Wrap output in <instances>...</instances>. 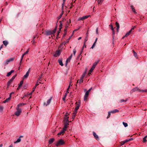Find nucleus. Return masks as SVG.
<instances>
[{
  "mask_svg": "<svg viewBox=\"0 0 147 147\" xmlns=\"http://www.w3.org/2000/svg\"><path fill=\"white\" fill-rule=\"evenodd\" d=\"M16 76H13L11 79L8 82L7 84V87H9L11 84V82L13 81L14 79L15 78Z\"/></svg>",
  "mask_w": 147,
  "mask_h": 147,
  "instance_id": "423d86ee",
  "label": "nucleus"
},
{
  "mask_svg": "<svg viewBox=\"0 0 147 147\" xmlns=\"http://www.w3.org/2000/svg\"><path fill=\"white\" fill-rule=\"evenodd\" d=\"M61 54V52L60 50H57L56 52L54 53L53 56L55 57H57V56H59Z\"/></svg>",
  "mask_w": 147,
  "mask_h": 147,
  "instance_id": "0eeeda50",
  "label": "nucleus"
},
{
  "mask_svg": "<svg viewBox=\"0 0 147 147\" xmlns=\"http://www.w3.org/2000/svg\"><path fill=\"white\" fill-rule=\"evenodd\" d=\"M73 54H74V55H75L76 53V49H74V50H73Z\"/></svg>",
  "mask_w": 147,
  "mask_h": 147,
  "instance_id": "a18cd8bd",
  "label": "nucleus"
},
{
  "mask_svg": "<svg viewBox=\"0 0 147 147\" xmlns=\"http://www.w3.org/2000/svg\"><path fill=\"white\" fill-rule=\"evenodd\" d=\"M36 36H34V37H33L34 39H33V41H32V44H34V43H35V40H34V38H36Z\"/></svg>",
  "mask_w": 147,
  "mask_h": 147,
  "instance_id": "ea45409f",
  "label": "nucleus"
},
{
  "mask_svg": "<svg viewBox=\"0 0 147 147\" xmlns=\"http://www.w3.org/2000/svg\"><path fill=\"white\" fill-rule=\"evenodd\" d=\"M19 107H20V106H18V105L16 107V110L17 111L21 110V109L19 108Z\"/></svg>",
  "mask_w": 147,
  "mask_h": 147,
  "instance_id": "c03bdc74",
  "label": "nucleus"
},
{
  "mask_svg": "<svg viewBox=\"0 0 147 147\" xmlns=\"http://www.w3.org/2000/svg\"><path fill=\"white\" fill-rule=\"evenodd\" d=\"M132 32H133L132 31L131 29L128 32V33H129V34H130V33H131Z\"/></svg>",
  "mask_w": 147,
  "mask_h": 147,
  "instance_id": "69168bd1",
  "label": "nucleus"
},
{
  "mask_svg": "<svg viewBox=\"0 0 147 147\" xmlns=\"http://www.w3.org/2000/svg\"><path fill=\"white\" fill-rule=\"evenodd\" d=\"M98 62V61L97 62H95L93 64L92 66H94V67H95L96 66Z\"/></svg>",
  "mask_w": 147,
  "mask_h": 147,
  "instance_id": "2f4dec72",
  "label": "nucleus"
},
{
  "mask_svg": "<svg viewBox=\"0 0 147 147\" xmlns=\"http://www.w3.org/2000/svg\"><path fill=\"white\" fill-rule=\"evenodd\" d=\"M132 32H133L132 31L131 29L128 32V33H129V34H130V33H131Z\"/></svg>",
  "mask_w": 147,
  "mask_h": 147,
  "instance_id": "0e129e2a",
  "label": "nucleus"
},
{
  "mask_svg": "<svg viewBox=\"0 0 147 147\" xmlns=\"http://www.w3.org/2000/svg\"><path fill=\"white\" fill-rule=\"evenodd\" d=\"M65 143L63 141V140L61 139L60 140L57 142V143L56 144V145L58 146H59L60 145H63Z\"/></svg>",
  "mask_w": 147,
  "mask_h": 147,
  "instance_id": "20e7f679",
  "label": "nucleus"
},
{
  "mask_svg": "<svg viewBox=\"0 0 147 147\" xmlns=\"http://www.w3.org/2000/svg\"><path fill=\"white\" fill-rule=\"evenodd\" d=\"M85 74H83L80 78L83 79L85 76Z\"/></svg>",
  "mask_w": 147,
  "mask_h": 147,
  "instance_id": "3c124183",
  "label": "nucleus"
},
{
  "mask_svg": "<svg viewBox=\"0 0 147 147\" xmlns=\"http://www.w3.org/2000/svg\"><path fill=\"white\" fill-rule=\"evenodd\" d=\"M103 1V0H98L97 1L99 4L102 3Z\"/></svg>",
  "mask_w": 147,
  "mask_h": 147,
  "instance_id": "09e8293b",
  "label": "nucleus"
},
{
  "mask_svg": "<svg viewBox=\"0 0 147 147\" xmlns=\"http://www.w3.org/2000/svg\"><path fill=\"white\" fill-rule=\"evenodd\" d=\"M23 137V136H20L19 138L17 139V140L15 142V143L19 142H20L21 140V138Z\"/></svg>",
  "mask_w": 147,
  "mask_h": 147,
  "instance_id": "6ab92c4d",
  "label": "nucleus"
},
{
  "mask_svg": "<svg viewBox=\"0 0 147 147\" xmlns=\"http://www.w3.org/2000/svg\"><path fill=\"white\" fill-rule=\"evenodd\" d=\"M28 52H29V49H28L27 51L26 52H25L22 55V56L21 57V59L20 61V63H19L20 66L19 67V68H20V67L21 66V62H22V60H23V58L24 55H25L26 54H27L28 53Z\"/></svg>",
  "mask_w": 147,
  "mask_h": 147,
  "instance_id": "39448f33",
  "label": "nucleus"
},
{
  "mask_svg": "<svg viewBox=\"0 0 147 147\" xmlns=\"http://www.w3.org/2000/svg\"><path fill=\"white\" fill-rule=\"evenodd\" d=\"M56 28L53 30H47L46 32V35L47 36L49 35L54 34L56 30Z\"/></svg>",
  "mask_w": 147,
  "mask_h": 147,
  "instance_id": "f03ea898",
  "label": "nucleus"
},
{
  "mask_svg": "<svg viewBox=\"0 0 147 147\" xmlns=\"http://www.w3.org/2000/svg\"><path fill=\"white\" fill-rule=\"evenodd\" d=\"M3 43L5 46H6L8 44V42L7 41L5 40L3 41Z\"/></svg>",
  "mask_w": 147,
  "mask_h": 147,
  "instance_id": "a878e982",
  "label": "nucleus"
},
{
  "mask_svg": "<svg viewBox=\"0 0 147 147\" xmlns=\"http://www.w3.org/2000/svg\"><path fill=\"white\" fill-rule=\"evenodd\" d=\"M69 23L68 21H67L66 23L65 26H66V27H68L69 25Z\"/></svg>",
  "mask_w": 147,
  "mask_h": 147,
  "instance_id": "c9c22d12",
  "label": "nucleus"
},
{
  "mask_svg": "<svg viewBox=\"0 0 147 147\" xmlns=\"http://www.w3.org/2000/svg\"><path fill=\"white\" fill-rule=\"evenodd\" d=\"M147 138V136H146L143 138V142L144 143L145 142H146V138Z\"/></svg>",
  "mask_w": 147,
  "mask_h": 147,
  "instance_id": "cd10ccee",
  "label": "nucleus"
},
{
  "mask_svg": "<svg viewBox=\"0 0 147 147\" xmlns=\"http://www.w3.org/2000/svg\"><path fill=\"white\" fill-rule=\"evenodd\" d=\"M132 32H133L132 31L131 29L128 32V33H129V34H130V33H131Z\"/></svg>",
  "mask_w": 147,
  "mask_h": 147,
  "instance_id": "338daca9",
  "label": "nucleus"
},
{
  "mask_svg": "<svg viewBox=\"0 0 147 147\" xmlns=\"http://www.w3.org/2000/svg\"><path fill=\"white\" fill-rule=\"evenodd\" d=\"M136 28V26H134L133 27L131 30L132 31L133 30H134L135 28Z\"/></svg>",
  "mask_w": 147,
  "mask_h": 147,
  "instance_id": "774afa93",
  "label": "nucleus"
},
{
  "mask_svg": "<svg viewBox=\"0 0 147 147\" xmlns=\"http://www.w3.org/2000/svg\"><path fill=\"white\" fill-rule=\"evenodd\" d=\"M89 93H88V92H86V93L85 94L84 96V101L86 100L87 99V98L88 97V96L89 94Z\"/></svg>",
  "mask_w": 147,
  "mask_h": 147,
  "instance_id": "9b49d317",
  "label": "nucleus"
},
{
  "mask_svg": "<svg viewBox=\"0 0 147 147\" xmlns=\"http://www.w3.org/2000/svg\"><path fill=\"white\" fill-rule=\"evenodd\" d=\"M87 70H88V69H87V68H85V71L83 73V74H86L87 71Z\"/></svg>",
  "mask_w": 147,
  "mask_h": 147,
  "instance_id": "4d7b16f0",
  "label": "nucleus"
},
{
  "mask_svg": "<svg viewBox=\"0 0 147 147\" xmlns=\"http://www.w3.org/2000/svg\"><path fill=\"white\" fill-rule=\"evenodd\" d=\"M77 110H76L74 109V111L73 113V116H74V117H75V115L77 113Z\"/></svg>",
  "mask_w": 147,
  "mask_h": 147,
  "instance_id": "473e14b6",
  "label": "nucleus"
},
{
  "mask_svg": "<svg viewBox=\"0 0 147 147\" xmlns=\"http://www.w3.org/2000/svg\"><path fill=\"white\" fill-rule=\"evenodd\" d=\"M3 109V107L2 106H0V112H1L2 111Z\"/></svg>",
  "mask_w": 147,
  "mask_h": 147,
  "instance_id": "79ce46f5",
  "label": "nucleus"
},
{
  "mask_svg": "<svg viewBox=\"0 0 147 147\" xmlns=\"http://www.w3.org/2000/svg\"><path fill=\"white\" fill-rule=\"evenodd\" d=\"M39 82V83H40V84H41V82H39V81H37V82H36V85H35V86L36 87V86H38L39 84L38 83V82Z\"/></svg>",
  "mask_w": 147,
  "mask_h": 147,
  "instance_id": "4c0bfd02",
  "label": "nucleus"
},
{
  "mask_svg": "<svg viewBox=\"0 0 147 147\" xmlns=\"http://www.w3.org/2000/svg\"><path fill=\"white\" fill-rule=\"evenodd\" d=\"M111 111L108 112V116L107 117V119H108V118H109L110 117V116L111 115Z\"/></svg>",
  "mask_w": 147,
  "mask_h": 147,
  "instance_id": "a19ab883",
  "label": "nucleus"
},
{
  "mask_svg": "<svg viewBox=\"0 0 147 147\" xmlns=\"http://www.w3.org/2000/svg\"><path fill=\"white\" fill-rule=\"evenodd\" d=\"M62 15H63V13H62L58 17V18L59 19H60L61 17L62 16Z\"/></svg>",
  "mask_w": 147,
  "mask_h": 147,
  "instance_id": "680f3d73",
  "label": "nucleus"
},
{
  "mask_svg": "<svg viewBox=\"0 0 147 147\" xmlns=\"http://www.w3.org/2000/svg\"><path fill=\"white\" fill-rule=\"evenodd\" d=\"M72 82V80H70V81L69 82V86H68V88H70V86L71 85V83Z\"/></svg>",
  "mask_w": 147,
  "mask_h": 147,
  "instance_id": "5fc2aeb1",
  "label": "nucleus"
},
{
  "mask_svg": "<svg viewBox=\"0 0 147 147\" xmlns=\"http://www.w3.org/2000/svg\"><path fill=\"white\" fill-rule=\"evenodd\" d=\"M69 122H64V126L63 129L65 131L66 130V129L69 125Z\"/></svg>",
  "mask_w": 147,
  "mask_h": 147,
  "instance_id": "6e6552de",
  "label": "nucleus"
},
{
  "mask_svg": "<svg viewBox=\"0 0 147 147\" xmlns=\"http://www.w3.org/2000/svg\"><path fill=\"white\" fill-rule=\"evenodd\" d=\"M14 70H11L10 71L8 72L7 74H12V73L14 72Z\"/></svg>",
  "mask_w": 147,
  "mask_h": 147,
  "instance_id": "49530a36",
  "label": "nucleus"
},
{
  "mask_svg": "<svg viewBox=\"0 0 147 147\" xmlns=\"http://www.w3.org/2000/svg\"><path fill=\"white\" fill-rule=\"evenodd\" d=\"M112 32H113V35H114L115 34V30H114V29H113L112 30Z\"/></svg>",
  "mask_w": 147,
  "mask_h": 147,
  "instance_id": "052dcab7",
  "label": "nucleus"
},
{
  "mask_svg": "<svg viewBox=\"0 0 147 147\" xmlns=\"http://www.w3.org/2000/svg\"><path fill=\"white\" fill-rule=\"evenodd\" d=\"M10 99H11V98H10L9 97L8 98H7L5 100L3 101V102L4 103H5L6 102H9V101L10 100Z\"/></svg>",
  "mask_w": 147,
  "mask_h": 147,
  "instance_id": "393cba45",
  "label": "nucleus"
},
{
  "mask_svg": "<svg viewBox=\"0 0 147 147\" xmlns=\"http://www.w3.org/2000/svg\"><path fill=\"white\" fill-rule=\"evenodd\" d=\"M79 81V84H80V83H82V82H83V79H82L81 78H80V80H77V82H76V84L75 85L76 86H77V84L78 83Z\"/></svg>",
  "mask_w": 147,
  "mask_h": 147,
  "instance_id": "aec40b11",
  "label": "nucleus"
},
{
  "mask_svg": "<svg viewBox=\"0 0 147 147\" xmlns=\"http://www.w3.org/2000/svg\"><path fill=\"white\" fill-rule=\"evenodd\" d=\"M60 26H59V29H60V30H61V29L62 28V21H60Z\"/></svg>",
  "mask_w": 147,
  "mask_h": 147,
  "instance_id": "7c9ffc66",
  "label": "nucleus"
},
{
  "mask_svg": "<svg viewBox=\"0 0 147 147\" xmlns=\"http://www.w3.org/2000/svg\"><path fill=\"white\" fill-rule=\"evenodd\" d=\"M95 68V67H94V66H92L88 74H91V73L92 72L93 70H94Z\"/></svg>",
  "mask_w": 147,
  "mask_h": 147,
  "instance_id": "2eb2a0df",
  "label": "nucleus"
},
{
  "mask_svg": "<svg viewBox=\"0 0 147 147\" xmlns=\"http://www.w3.org/2000/svg\"><path fill=\"white\" fill-rule=\"evenodd\" d=\"M67 31H64V32L63 35V37H64V36L66 35L67 34Z\"/></svg>",
  "mask_w": 147,
  "mask_h": 147,
  "instance_id": "de8ad7c7",
  "label": "nucleus"
},
{
  "mask_svg": "<svg viewBox=\"0 0 147 147\" xmlns=\"http://www.w3.org/2000/svg\"><path fill=\"white\" fill-rule=\"evenodd\" d=\"M95 45H96V43L94 42V43L93 44V45H92V46L90 48L92 49H93V48L95 46Z\"/></svg>",
  "mask_w": 147,
  "mask_h": 147,
  "instance_id": "37998d69",
  "label": "nucleus"
},
{
  "mask_svg": "<svg viewBox=\"0 0 147 147\" xmlns=\"http://www.w3.org/2000/svg\"><path fill=\"white\" fill-rule=\"evenodd\" d=\"M58 62L59 64L61 66H63V65L62 61V59H60L58 60Z\"/></svg>",
  "mask_w": 147,
  "mask_h": 147,
  "instance_id": "dca6fc26",
  "label": "nucleus"
},
{
  "mask_svg": "<svg viewBox=\"0 0 147 147\" xmlns=\"http://www.w3.org/2000/svg\"><path fill=\"white\" fill-rule=\"evenodd\" d=\"M80 106V104H77L76 107L75 108V109L76 110H78V109H79V107Z\"/></svg>",
  "mask_w": 147,
  "mask_h": 147,
  "instance_id": "b1692460",
  "label": "nucleus"
},
{
  "mask_svg": "<svg viewBox=\"0 0 147 147\" xmlns=\"http://www.w3.org/2000/svg\"><path fill=\"white\" fill-rule=\"evenodd\" d=\"M65 0H63V3L62 4V7H63V6H64V5L65 4Z\"/></svg>",
  "mask_w": 147,
  "mask_h": 147,
  "instance_id": "6e6d98bb",
  "label": "nucleus"
},
{
  "mask_svg": "<svg viewBox=\"0 0 147 147\" xmlns=\"http://www.w3.org/2000/svg\"><path fill=\"white\" fill-rule=\"evenodd\" d=\"M23 83V80H22L20 81V84L18 86V88H20V87L22 85V84Z\"/></svg>",
  "mask_w": 147,
  "mask_h": 147,
  "instance_id": "bb28decb",
  "label": "nucleus"
},
{
  "mask_svg": "<svg viewBox=\"0 0 147 147\" xmlns=\"http://www.w3.org/2000/svg\"><path fill=\"white\" fill-rule=\"evenodd\" d=\"M52 97H51L49 99L47 102H44V105H45L47 106L49 104L51 101Z\"/></svg>",
  "mask_w": 147,
  "mask_h": 147,
  "instance_id": "1a4fd4ad",
  "label": "nucleus"
},
{
  "mask_svg": "<svg viewBox=\"0 0 147 147\" xmlns=\"http://www.w3.org/2000/svg\"><path fill=\"white\" fill-rule=\"evenodd\" d=\"M119 110L117 109H114L113 111H111V112L112 113H114L119 112Z\"/></svg>",
  "mask_w": 147,
  "mask_h": 147,
  "instance_id": "5701e85b",
  "label": "nucleus"
},
{
  "mask_svg": "<svg viewBox=\"0 0 147 147\" xmlns=\"http://www.w3.org/2000/svg\"><path fill=\"white\" fill-rule=\"evenodd\" d=\"M69 88H67V90L66 92V93L68 94L69 93Z\"/></svg>",
  "mask_w": 147,
  "mask_h": 147,
  "instance_id": "e2e57ef3",
  "label": "nucleus"
},
{
  "mask_svg": "<svg viewBox=\"0 0 147 147\" xmlns=\"http://www.w3.org/2000/svg\"><path fill=\"white\" fill-rule=\"evenodd\" d=\"M68 118L69 117L67 115H65L64 118V122H69Z\"/></svg>",
  "mask_w": 147,
  "mask_h": 147,
  "instance_id": "f8f14e48",
  "label": "nucleus"
},
{
  "mask_svg": "<svg viewBox=\"0 0 147 147\" xmlns=\"http://www.w3.org/2000/svg\"><path fill=\"white\" fill-rule=\"evenodd\" d=\"M138 91L139 92H147V90L146 89L144 90H140L137 87H136V88H134L132 90H131V93H133L134 92H135V91Z\"/></svg>",
  "mask_w": 147,
  "mask_h": 147,
  "instance_id": "f257e3e1",
  "label": "nucleus"
},
{
  "mask_svg": "<svg viewBox=\"0 0 147 147\" xmlns=\"http://www.w3.org/2000/svg\"><path fill=\"white\" fill-rule=\"evenodd\" d=\"M42 74H41L40 76H39L38 78V81H41V79L42 78Z\"/></svg>",
  "mask_w": 147,
  "mask_h": 147,
  "instance_id": "c85d7f7f",
  "label": "nucleus"
},
{
  "mask_svg": "<svg viewBox=\"0 0 147 147\" xmlns=\"http://www.w3.org/2000/svg\"><path fill=\"white\" fill-rule=\"evenodd\" d=\"M123 125H124V126H125V127H127L128 126V124H127V123H126L123 122Z\"/></svg>",
  "mask_w": 147,
  "mask_h": 147,
  "instance_id": "72a5a7b5",
  "label": "nucleus"
},
{
  "mask_svg": "<svg viewBox=\"0 0 147 147\" xmlns=\"http://www.w3.org/2000/svg\"><path fill=\"white\" fill-rule=\"evenodd\" d=\"M96 34H98V28H97L96 29Z\"/></svg>",
  "mask_w": 147,
  "mask_h": 147,
  "instance_id": "603ef678",
  "label": "nucleus"
},
{
  "mask_svg": "<svg viewBox=\"0 0 147 147\" xmlns=\"http://www.w3.org/2000/svg\"><path fill=\"white\" fill-rule=\"evenodd\" d=\"M65 131V130L63 129L60 132H59L58 134L57 135H58V136H59L61 134L63 135Z\"/></svg>",
  "mask_w": 147,
  "mask_h": 147,
  "instance_id": "ddd939ff",
  "label": "nucleus"
},
{
  "mask_svg": "<svg viewBox=\"0 0 147 147\" xmlns=\"http://www.w3.org/2000/svg\"><path fill=\"white\" fill-rule=\"evenodd\" d=\"M54 138H51V139L50 140H49V144H51L52 143H53V142L54 141Z\"/></svg>",
  "mask_w": 147,
  "mask_h": 147,
  "instance_id": "f3484780",
  "label": "nucleus"
},
{
  "mask_svg": "<svg viewBox=\"0 0 147 147\" xmlns=\"http://www.w3.org/2000/svg\"><path fill=\"white\" fill-rule=\"evenodd\" d=\"M36 88V87L35 86L33 88V89H32V92H33L34 91L35 88Z\"/></svg>",
  "mask_w": 147,
  "mask_h": 147,
  "instance_id": "bf43d9fd",
  "label": "nucleus"
},
{
  "mask_svg": "<svg viewBox=\"0 0 147 147\" xmlns=\"http://www.w3.org/2000/svg\"><path fill=\"white\" fill-rule=\"evenodd\" d=\"M93 134L94 137V138L96 139H98V136L96 134L95 132H93Z\"/></svg>",
  "mask_w": 147,
  "mask_h": 147,
  "instance_id": "4468645a",
  "label": "nucleus"
},
{
  "mask_svg": "<svg viewBox=\"0 0 147 147\" xmlns=\"http://www.w3.org/2000/svg\"><path fill=\"white\" fill-rule=\"evenodd\" d=\"M22 112V110L17 111L15 113V115L17 116H19Z\"/></svg>",
  "mask_w": 147,
  "mask_h": 147,
  "instance_id": "9d476101",
  "label": "nucleus"
},
{
  "mask_svg": "<svg viewBox=\"0 0 147 147\" xmlns=\"http://www.w3.org/2000/svg\"><path fill=\"white\" fill-rule=\"evenodd\" d=\"M115 25L117 27V28H119V25L117 22H116L115 23Z\"/></svg>",
  "mask_w": 147,
  "mask_h": 147,
  "instance_id": "c756f323",
  "label": "nucleus"
},
{
  "mask_svg": "<svg viewBox=\"0 0 147 147\" xmlns=\"http://www.w3.org/2000/svg\"><path fill=\"white\" fill-rule=\"evenodd\" d=\"M134 52V55L135 57H136L137 56V53L134 51V50H133Z\"/></svg>",
  "mask_w": 147,
  "mask_h": 147,
  "instance_id": "e433bc0d",
  "label": "nucleus"
},
{
  "mask_svg": "<svg viewBox=\"0 0 147 147\" xmlns=\"http://www.w3.org/2000/svg\"><path fill=\"white\" fill-rule=\"evenodd\" d=\"M29 76V74H26L24 76L23 78V80L26 79Z\"/></svg>",
  "mask_w": 147,
  "mask_h": 147,
  "instance_id": "4be33fe9",
  "label": "nucleus"
},
{
  "mask_svg": "<svg viewBox=\"0 0 147 147\" xmlns=\"http://www.w3.org/2000/svg\"><path fill=\"white\" fill-rule=\"evenodd\" d=\"M130 7L132 9V11L134 12L135 13H137L136 12L135 10L134 9V6L132 5H131L130 6Z\"/></svg>",
  "mask_w": 147,
  "mask_h": 147,
  "instance_id": "a211bd4d",
  "label": "nucleus"
},
{
  "mask_svg": "<svg viewBox=\"0 0 147 147\" xmlns=\"http://www.w3.org/2000/svg\"><path fill=\"white\" fill-rule=\"evenodd\" d=\"M26 105V103H20L18 104V106L21 107V106H24Z\"/></svg>",
  "mask_w": 147,
  "mask_h": 147,
  "instance_id": "f704fd0d",
  "label": "nucleus"
},
{
  "mask_svg": "<svg viewBox=\"0 0 147 147\" xmlns=\"http://www.w3.org/2000/svg\"><path fill=\"white\" fill-rule=\"evenodd\" d=\"M109 26H110V27H111V30H113V25L111 24H110Z\"/></svg>",
  "mask_w": 147,
  "mask_h": 147,
  "instance_id": "864d4df0",
  "label": "nucleus"
},
{
  "mask_svg": "<svg viewBox=\"0 0 147 147\" xmlns=\"http://www.w3.org/2000/svg\"><path fill=\"white\" fill-rule=\"evenodd\" d=\"M90 16V15H87L85 16H83L82 17V20H83L84 19L87 18H88Z\"/></svg>",
  "mask_w": 147,
  "mask_h": 147,
  "instance_id": "412c9836",
  "label": "nucleus"
},
{
  "mask_svg": "<svg viewBox=\"0 0 147 147\" xmlns=\"http://www.w3.org/2000/svg\"><path fill=\"white\" fill-rule=\"evenodd\" d=\"M14 59V58H11L8 59L6 60L3 63V65H6L8 64L10 62L13 61Z\"/></svg>",
  "mask_w": 147,
  "mask_h": 147,
  "instance_id": "7ed1b4c3",
  "label": "nucleus"
},
{
  "mask_svg": "<svg viewBox=\"0 0 147 147\" xmlns=\"http://www.w3.org/2000/svg\"><path fill=\"white\" fill-rule=\"evenodd\" d=\"M68 61H67V60H66V61L65 63V66H67V63H68Z\"/></svg>",
  "mask_w": 147,
  "mask_h": 147,
  "instance_id": "13d9d810",
  "label": "nucleus"
},
{
  "mask_svg": "<svg viewBox=\"0 0 147 147\" xmlns=\"http://www.w3.org/2000/svg\"><path fill=\"white\" fill-rule=\"evenodd\" d=\"M127 100H124L123 99H121V100H120V102H126Z\"/></svg>",
  "mask_w": 147,
  "mask_h": 147,
  "instance_id": "8fccbe9b",
  "label": "nucleus"
},
{
  "mask_svg": "<svg viewBox=\"0 0 147 147\" xmlns=\"http://www.w3.org/2000/svg\"><path fill=\"white\" fill-rule=\"evenodd\" d=\"M129 33H128V32H127L126 34L125 35V36L123 37L122 38H123L125 37H127V36H128L129 35Z\"/></svg>",
  "mask_w": 147,
  "mask_h": 147,
  "instance_id": "58836bf2",
  "label": "nucleus"
}]
</instances>
